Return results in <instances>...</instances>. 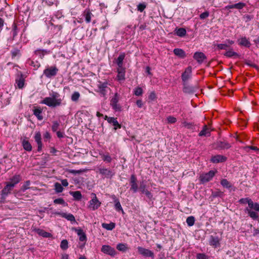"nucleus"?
Instances as JSON below:
<instances>
[{"label": "nucleus", "mask_w": 259, "mask_h": 259, "mask_svg": "<svg viewBox=\"0 0 259 259\" xmlns=\"http://www.w3.org/2000/svg\"><path fill=\"white\" fill-rule=\"evenodd\" d=\"M98 92L99 93L101 96L105 97L107 95L108 90L110 88L108 87V83L107 82H102L99 81L98 84Z\"/></svg>", "instance_id": "0eeeda50"}, {"label": "nucleus", "mask_w": 259, "mask_h": 259, "mask_svg": "<svg viewBox=\"0 0 259 259\" xmlns=\"http://www.w3.org/2000/svg\"><path fill=\"white\" fill-rule=\"evenodd\" d=\"M156 95L154 92H151L148 97L149 100L150 101H154L156 99Z\"/></svg>", "instance_id": "680f3d73"}, {"label": "nucleus", "mask_w": 259, "mask_h": 259, "mask_svg": "<svg viewBox=\"0 0 259 259\" xmlns=\"http://www.w3.org/2000/svg\"><path fill=\"white\" fill-rule=\"evenodd\" d=\"M54 203L56 204L64 205L66 203L63 198H59L54 200Z\"/></svg>", "instance_id": "bf43d9fd"}, {"label": "nucleus", "mask_w": 259, "mask_h": 259, "mask_svg": "<svg viewBox=\"0 0 259 259\" xmlns=\"http://www.w3.org/2000/svg\"><path fill=\"white\" fill-rule=\"evenodd\" d=\"M195 218L193 216H190L186 219V223L189 226H192L195 223Z\"/></svg>", "instance_id": "c03bdc74"}, {"label": "nucleus", "mask_w": 259, "mask_h": 259, "mask_svg": "<svg viewBox=\"0 0 259 259\" xmlns=\"http://www.w3.org/2000/svg\"><path fill=\"white\" fill-rule=\"evenodd\" d=\"M146 186L145 185L143 182L141 183L139 190L142 193L144 194L146 191H147L148 190L146 189Z\"/></svg>", "instance_id": "052dcab7"}, {"label": "nucleus", "mask_w": 259, "mask_h": 259, "mask_svg": "<svg viewBox=\"0 0 259 259\" xmlns=\"http://www.w3.org/2000/svg\"><path fill=\"white\" fill-rule=\"evenodd\" d=\"M217 146L218 148L222 149H228L231 147V144L226 141H218L217 143Z\"/></svg>", "instance_id": "b1692460"}, {"label": "nucleus", "mask_w": 259, "mask_h": 259, "mask_svg": "<svg viewBox=\"0 0 259 259\" xmlns=\"http://www.w3.org/2000/svg\"><path fill=\"white\" fill-rule=\"evenodd\" d=\"M144 194H145L146 195V196L149 200H151L153 199V195L149 191L147 190Z\"/></svg>", "instance_id": "774afa93"}, {"label": "nucleus", "mask_w": 259, "mask_h": 259, "mask_svg": "<svg viewBox=\"0 0 259 259\" xmlns=\"http://www.w3.org/2000/svg\"><path fill=\"white\" fill-rule=\"evenodd\" d=\"M21 179V178L19 175H15L10 179V182H8V183L14 187L16 184L19 183Z\"/></svg>", "instance_id": "a878e982"}, {"label": "nucleus", "mask_w": 259, "mask_h": 259, "mask_svg": "<svg viewBox=\"0 0 259 259\" xmlns=\"http://www.w3.org/2000/svg\"><path fill=\"white\" fill-rule=\"evenodd\" d=\"M220 238L217 236L211 235L209 239V244L214 248H218L220 246Z\"/></svg>", "instance_id": "ddd939ff"}, {"label": "nucleus", "mask_w": 259, "mask_h": 259, "mask_svg": "<svg viewBox=\"0 0 259 259\" xmlns=\"http://www.w3.org/2000/svg\"><path fill=\"white\" fill-rule=\"evenodd\" d=\"M116 248L121 251L124 252L127 249V247L125 244L119 243L117 245Z\"/></svg>", "instance_id": "8fccbe9b"}, {"label": "nucleus", "mask_w": 259, "mask_h": 259, "mask_svg": "<svg viewBox=\"0 0 259 259\" xmlns=\"http://www.w3.org/2000/svg\"><path fill=\"white\" fill-rule=\"evenodd\" d=\"M60 126V121H54L52 125V130L53 132H55L59 129Z\"/></svg>", "instance_id": "de8ad7c7"}, {"label": "nucleus", "mask_w": 259, "mask_h": 259, "mask_svg": "<svg viewBox=\"0 0 259 259\" xmlns=\"http://www.w3.org/2000/svg\"><path fill=\"white\" fill-rule=\"evenodd\" d=\"M70 193L76 200H80L82 198V195L79 191L70 192Z\"/></svg>", "instance_id": "58836bf2"}, {"label": "nucleus", "mask_w": 259, "mask_h": 259, "mask_svg": "<svg viewBox=\"0 0 259 259\" xmlns=\"http://www.w3.org/2000/svg\"><path fill=\"white\" fill-rule=\"evenodd\" d=\"M58 69L56 66H51L44 70V74L49 78H51L56 75Z\"/></svg>", "instance_id": "6e6552de"}, {"label": "nucleus", "mask_w": 259, "mask_h": 259, "mask_svg": "<svg viewBox=\"0 0 259 259\" xmlns=\"http://www.w3.org/2000/svg\"><path fill=\"white\" fill-rule=\"evenodd\" d=\"M104 119L107 120L108 123L112 124V125L114 126L115 130L121 128V125L118 123L117 120V118L108 117V116L105 115L104 116Z\"/></svg>", "instance_id": "4468645a"}, {"label": "nucleus", "mask_w": 259, "mask_h": 259, "mask_svg": "<svg viewBox=\"0 0 259 259\" xmlns=\"http://www.w3.org/2000/svg\"><path fill=\"white\" fill-rule=\"evenodd\" d=\"M34 140L37 145V151L40 152L42 150V144L41 142V136L39 132L35 133Z\"/></svg>", "instance_id": "a211bd4d"}, {"label": "nucleus", "mask_w": 259, "mask_h": 259, "mask_svg": "<svg viewBox=\"0 0 259 259\" xmlns=\"http://www.w3.org/2000/svg\"><path fill=\"white\" fill-rule=\"evenodd\" d=\"M221 184L225 188H230L231 187L230 183L225 179H222L221 181Z\"/></svg>", "instance_id": "49530a36"}, {"label": "nucleus", "mask_w": 259, "mask_h": 259, "mask_svg": "<svg viewBox=\"0 0 259 259\" xmlns=\"http://www.w3.org/2000/svg\"><path fill=\"white\" fill-rule=\"evenodd\" d=\"M102 226L103 228L107 230H112L115 227V224L112 222L109 224L103 223Z\"/></svg>", "instance_id": "e433bc0d"}, {"label": "nucleus", "mask_w": 259, "mask_h": 259, "mask_svg": "<svg viewBox=\"0 0 259 259\" xmlns=\"http://www.w3.org/2000/svg\"><path fill=\"white\" fill-rule=\"evenodd\" d=\"M176 34L180 37H183L186 34V30L184 28H180L176 29Z\"/></svg>", "instance_id": "4c0bfd02"}, {"label": "nucleus", "mask_w": 259, "mask_h": 259, "mask_svg": "<svg viewBox=\"0 0 259 259\" xmlns=\"http://www.w3.org/2000/svg\"><path fill=\"white\" fill-rule=\"evenodd\" d=\"M166 119L168 123H175L177 120V118L172 116H168Z\"/></svg>", "instance_id": "13d9d810"}, {"label": "nucleus", "mask_w": 259, "mask_h": 259, "mask_svg": "<svg viewBox=\"0 0 259 259\" xmlns=\"http://www.w3.org/2000/svg\"><path fill=\"white\" fill-rule=\"evenodd\" d=\"M245 212H247L249 216L253 220H257L258 218V215L256 212L252 211L248 208L245 209Z\"/></svg>", "instance_id": "2f4dec72"}, {"label": "nucleus", "mask_w": 259, "mask_h": 259, "mask_svg": "<svg viewBox=\"0 0 259 259\" xmlns=\"http://www.w3.org/2000/svg\"><path fill=\"white\" fill-rule=\"evenodd\" d=\"M101 251L104 253L113 256L115 254V249L109 245H104L102 246Z\"/></svg>", "instance_id": "dca6fc26"}, {"label": "nucleus", "mask_w": 259, "mask_h": 259, "mask_svg": "<svg viewBox=\"0 0 259 259\" xmlns=\"http://www.w3.org/2000/svg\"><path fill=\"white\" fill-rule=\"evenodd\" d=\"M192 77V67L189 66L186 68L184 72L182 74L181 78L183 83L187 82Z\"/></svg>", "instance_id": "9d476101"}, {"label": "nucleus", "mask_w": 259, "mask_h": 259, "mask_svg": "<svg viewBox=\"0 0 259 259\" xmlns=\"http://www.w3.org/2000/svg\"><path fill=\"white\" fill-rule=\"evenodd\" d=\"M143 90L142 88L138 87L134 89V94L136 96H140L143 95Z\"/></svg>", "instance_id": "37998d69"}, {"label": "nucleus", "mask_w": 259, "mask_h": 259, "mask_svg": "<svg viewBox=\"0 0 259 259\" xmlns=\"http://www.w3.org/2000/svg\"><path fill=\"white\" fill-rule=\"evenodd\" d=\"M246 6V4L244 3L239 2L237 4H234V7L235 9H238V10H241L244 7H245Z\"/></svg>", "instance_id": "4d7b16f0"}, {"label": "nucleus", "mask_w": 259, "mask_h": 259, "mask_svg": "<svg viewBox=\"0 0 259 259\" xmlns=\"http://www.w3.org/2000/svg\"><path fill=\"white\" fill-rule=\"evenodd\" d=\"M120 95L117 93H115L110 100V105L112 109L116 112L121 111V106L118 103Z\"/></svg>", "instance_id": "f03ea898"}, {"label": "nucleus", "mask_w": 259, "mask_h": 259, "mask_svg": "<svg viewBox=\"0 0 259 259\" xmlns=\"http://www.w3.org/2000/svg\"><path fill=\"white\" fill-rule=\"evenodd\" d=\"M13 188V186L7 183L6 186L1 191V199L5 200L6 197L11 193Z\"/></svg>", "instance_id": "f8f14e48"}, {"label": "nucleus", "mask_w": 259, "mask_h": 259, "mask_svg": "<svg viewBox=\"0 0 259 259\" xmlns=\"http://www.w3.org/2000/svg\"><path fill=\"white\" fill-rule=\"evenodd\" d=\"M49 53V51L45 50H37L34 52V54L38 56L41 59H42L46 54H48Z\"/></svg>", "instance_id": "72a5a7b5"}, {"label": "nucleus", "mask_w": 259, "mask_h": 259, "mask_svg": "<svg viewBox=\"0 0 259 259\" xmlns=\"http://www.w3.org/2000/svg\"><path fill=\"white\" fill-rule=\"evenodd\" d=\"M68 241L67 240H66V239L63 240L61 241V244H60L61 248L63 250L67 249L68 248Z\"/></svg>", "instance_id": "5fc2aeb1"}, {"label": "nucleus", "mask_w": 259, "mask_h": 259, "mask_svg": "<svg viewBox=\"0 0 259 259\" xmlns=\"http://www.w3.org/2000/svg\"><path fill=\"white\" fill-rule=\"evenodd\" d=\"M22 146L23 148L27 151L32 150V146L28 140H24L22 142Z\"/></svg>", "instance_id": "c9c22d12"}, {"label": "nucleus", "mask_w": 259, "mask_h": 259, "mask_svg": "<svg viewBox=\"0 0 259 259\" xmlns=\"http://www.w3.org/2000/svg\"><path fill=\"white\" fill-rule=\"evenodd\" d=\"M248 207V208L251 210L253 209L256 211H259V204L256 202L254 203L252 200L249 201Z\"/></svg>", "instance_id": "f704fd0d"}, {"label": "nucleus", "mask_w": 259, "mask_h": 259, "mask_svg": "<svg viewBox=\"0 0 259 259\" xmlns=\"http://www.w3.org/2000/svg\"><path fill=\"white\" fill-rule=\"evenodd\" d=\"M34 231L39 236H42L45 238H50L52 236L51 233L47 232L45 230L39 228H35L34 229Z\"/></svg>", "instance_id": "393cba45"}, {"label": "nucleus", "mask_w": 259, "mask_h": 259, "mask_svg": "<svg viewBox=\"0 0 259 259\" xmlns=\"http://www.w3.org/2000/svg\"><path fill=\"white\" fill-rule=\"evenodd\" d=\"M183 91L186 94H193L195 92L194 88L188 84L187 82L183 83Z\"/></svg>", "instance_id": "412c9836"}, {"label": "nucleus", "mask_w": 259, "mask_h": 259, "mask_svg": "<svg viewBox=\"0 0 259 259\" xmlns=\"http://www.w3.org/2000/svg\"><path fill=\"white\" fill-rule=\"evenodd\" d=\"M209 13L207 11H205L200 15V18L201 19H204L208 17Z\"/></svg>", "instance_id": "0e129e2a"}, {"label": "nucleus", "mask_w": 259, "mask_h": 259, "mask_svg": "<svg viewBox=\"0 0 259 259\" xmlns=\"http://www.w3.org/2000/svg\"><path fill=\"white\" fill-rule=\"evenodd\" d=\"M210 130L207 127V126L206 125H205L203 126L202 130H201V132L199 133V136L201 137H208L210 136Z\"/></svg>", "instance_id": "7c9ffc66"}, {"label": "nucleus", "mask_w": 259, "mask_h": 259, "mask_svg": "<svg viewBox=\"0 0 259 259\" xmlns=\"http://www.w3.org/2000/svg\"><path fill=\"white\" fill-rule=\"evenodd\" d=\"M50 97L45 98L40 103L52 108L61 105L62 99H61L60 95L58 92L53 91L50 94Z\"/></svg>", "instance_id": "f257e3e1"}, {"label": "nucleus", "mask_w": 259, "mask_h": 259, "mask_svg": "<svg viewBox=\"0 0 259 259\" xmlns=\"http://www.w3.org/2000/svg\"><path fill=\"white\" fill-rule=\"evenodd\" d=\"M25 77L21 72H19L16 75L15 79V86L16 87L22 89L24 88L25 85Z\"/></svg>", "instance_id": "423d86ee"}, {"label": "nucleus", "mask_w": 259, "mask_h": 259, "mask_svg": "<svg viewBox=\"0 0 259 259\" xmlns=\"http://www.w3.org/2000/svg\"><path fill=\"white\" fill-rule=\"evenodd\" d=\"M224 55L228 58H239L240 57V55L233 51L232 49H230L226 51L224 54Z\"/></svg>", "instance_id": "5701e85b"}, {"label": "nucleus", "mask_w": 259, "mask_h": 259, "mask_svg": "<svg viewBox=\"0 0 259 259\" xmlns=\"http://www.w3.org/2000/svg\"><path fill=\"white\" fill-rule=\"evenodd\" d=\"M30 185V181H27L23 186V190L25 191L29 188V186Z\"/></svg>", "instance_id": "338daca9"}, {"label": "nucleus", "mask_w": 259, "mask_h": 259, "mask_svg": "<svg viewBox=\"0 0 259 259\" xmlns=\"http://www.w3.org/2000/svg\"><path fill=\"white\" fill-rule=\"evenodd\" d=\"M193 58L196 60L198 63L201 64L203 61L206 59V56L202 52H196L193 55Z\"/></svg>", "instance_id": "f3484780"}, {"label": "nucleus", "mask_w": 259, "mask_h": 259, "mask_svg": "<svg viewBox=\"0 0 259 259\" xmlns=\"http://www.w3.org/2000/svg\"><path fill=\"white\" fill-rule=\"evenodd\" d=\"M125 54L124 53H121L115 60V63L117 65V68H124L123 67V60L125 58Z\"/></svg>", "instance_id": "aec40b11"}, {"label": "nucleus", "mask_w": 259, "mask_h": 259, "mask_svg": "<svg viewBox=\"0 0 259 259\" xmlns=\"http://www.w3.org/2000/svg\"><path fill=\"white\" fill-rule=\"evenodd\" d=\"M80 96V95L78 92H74L71 97V99L73 102H77Z\"/></svg>", "instance_id": "a18cd8bd"}, {"label": "nucleus", "mask_w": 259, "mask_h": 259, "mask_svg": "<svg viewBox=\"0 0 259 259\" xmlns=\"http://www.w3.org/2000/svg\"><path fill=\"white\" fill-rule=\"evenodd\" d=\"M55 214H58L62 217V218H65L68 221L71 222H75V219L74 215L71 213H66L64 212H55Z\"/></svg>", "instance_id": "6ab92c4d"}, {"label": "nucleus", "mask_w": 259, "mask_h": 259, "mask_svg": "<svg viewBox=\"0 0 259 259\" xmlns=\"http://www.w3.org/2000/svg\"><path fill=\"white\" fill-rule=\"evenodd\" d=\"M33 114L39 120H41L43 119V116L41 115L42 109L40 107L33 109Z\"/></svg>", "instance_id": "c756f323"}, {"label": "nucleus", "mask_w": 259, "mask_h": 259, "mask_svg": "<svg viewBox=\"0 0 259 259\" xmlns=\"http://www.w3.org/2000/svg\"><path fill=\"white\" fill-rule=\"evenodd\" d=\"M174 54L181 58H184L186 57V53L184 50L181 49H175L173 51Z\"/></svg>", "instance_id": "cd10ccee"}, {"label": "nucleus", "mask_w": 259, "mask_h": 259, "mask_svg": "<svg viewBox=\"0 0 259 259\" xmlns=\"http://www.w3.org/2000/svg\"><path fill=\"white\" fill-rule=\"evenodd\" d=\"M239 45L249 48L250 46V43L246 37H243L239 40Z\"/></svg>", "instance_id": "473e14b6"}, {"label": "nucleus", "mask_w": 259, "mask_h": 259, "mask_svg": "<svg viewBox=\"0 0 259 259\" xmlns=\"http://www.w3.org/2000/svg\"><path fill=\"white\" fill-rule=\"evenodd\" d=\"M55 190L57 193H61L63 190V188L62 185L58 182L56 183L54 185Z\"/></svg>", "instance_id": "09e8293b"}, {"label": "nucleus", "mask_w": 259, "mask_h": 259, "mask_svg": "<svg viewBox=\"0 0 259 259\" xmlns=\"http://www.w3.org/2000/svg\"><path fill=\"white\" fill-rule=\"evenodd\" d=\"M92 199L89 201V208L93 210L97 209L101 204V202L98 199L96 194L92 193Z\"/></svg>", "instance_id": "20e7f679"}, {"label": "nucleus", "mask_w": 259, "mask_h": 259, "mask_svg": "<svg viewBox=\"0 0 259 259\" xmlns=\"http://www.w3.org/2000/svg\"><path fill=\"white\" fill-rule=\"evenodd\" d=\"M11 56L12 58H14L16 57H20L21 56L20 50L17 48L13 49L11 51Z\"/></svg>", "instance_id": "79ce46f5"}, {"label": "nucleus", "mask_w": 259, "mask_h": 259, "mask_svg": "<svg viewBox=\"0 0 259 259\" xmlns=\"http://www.w3.org/2000/svg\"><path fill=\"white\" fill-rule=\"evenodd\" d=\"M223 192L220 190H217L215 191H213V192H212V193H211V196L213 198H215V197H222L223 196Z\"/></svg>", "instance_id": "603ef678"}, {"label": "nucleus", "mask_w": 259, "mask_h": 259, "mask_svg": "<svg viewBox=\"0 0 259 259\" xmlns=\"http://www.w3.org/2000/svg\"><path fill=\"white\" fill-rule=\"evenodd\" d=\"M219 50H227L229 48V45L227 43L225 44H219L215 45Z\"/></svg>", "instance_id": "864d4df0"}, {"label": "nucleus", "mask_w": 259, "mask_h": 259, "mask_svg": "<svg viewBox=\"0 0 259 259\" xmlns=\"http://www.w3.org/2000/svg\"><path fill=\"white\" fill-rule=\"evenodd\" d=\"M117 75L116 77V79L119 82L124 81L125 79V68H117Z\"/></svg>", "instance_id": "2eb2a0df"}, {"label": "nucleus", "mask_w": 259, "mask_h": 259, "mask_svg": "<svg viewBox=\"0 0 259 259\" xmlns=\"http://www.w3.org/2000/svg\"><path fill=\"white\" fill-rule=\"evenodd\" d=\"M146 6L145 3H140L137 6V10L140 12H142L146 8Z\"/></svg>", "instance_id": "6e6d98bb"}, {"label": "nucleus", "mask_w": 259, "mask_h": 259, "mask_svg": "<svg viewBox=\"0 0 259 259\" xmlns=\"http://www.w3.org/2000/svg\"><path fill=\"white\" fill-rule=\"evenodd\" d=\"M137 249L139 253L145 257H150L153 258L154 257V253L148 249L139 246Z\"/></svg>", "instance_id": "1a4fd4ad"}, {"label": "nucleus", "mask_w": 259, "mask_h": 259, "mask_svg": "<svg viewBox=\"0 0 259 259\" xmlns=\"http://www.w3.org/2000/svg\"><path fill=\"white\" fill-rule=\"evenodd\" d=\"M77 235L79 237V240L85 242L87 241V236L82 229H77L76 230Z\"/></svg>", "instance_id": "c85d7f7f"}, {"label": "nucleus", "mask_w": 259, "mask_h": 259, "mask_svg": "<svg viewBox=\"0 0 259 259\" xmlns=\"http://www.w3.org/2000/svg\"><path fill=\"white\" fill-rule=\"evenodd\" d=\"M98 172L102 177L107 179H111L115 175L113 170L105 167H99L98 169Z\"/></svg>", "instance_id": "39448f33"}, {"label": "nucleus", "mask_w": 259, "mask_h": 259, "mask_svg": "<svg viewBox=\"0 0 259 259\" xmlns=\"http://www.w3.org/2000/svg\"><path fill=\"white\" fill-rule=\"evenodd\" d=\"M227 160V157L221 155H217L213 156L211 158V161L213 163H219L224 162Z\"/></svg>", "instance_id": "4be33fe9"}, {"label": "nucleus", "mask_w": 259, "mask_h": 259, "mask_svg": "<svg viewBox=\"0 0 259 259\" xmlns=\"http://www.w3.org/2000/svg\"><path fill=\"white\" fill-rule=\"evenodd\" d=\"M28 63L29 65L33 66L34 67V69L35 70L37 69L40 66V63L37 61L30 60L28 61Z\"/></svg>", "instance_id": "a19ab883"}, {"label": "nucleus", "mask_w": 259, "mask_h": 259, "mask_svg": "<svg viewBox=\"0 0 259 259\" xmlns=\"http://www.w3.org/2000/svg\"><path fill=\"white\" fill-rule=\"evenodd\" d=\"M83 16L85 18L87 23H90L91 21V18L93 16L90 9H86L82 14Z\"/></svg>", "instance_id": "bb28decb"}, {"label": "nucleus", "mask_w": 259, "mask_h": 259, "mask_svg": "<svg viewBox=\"0 0 259 259\" xmlns=\"http://www.w3.org/2000/svg\"><path fill=\"white\" fill-rule=\"evenodd\" d=\"M101 156L102 160L107 163H110L112 161V158L109 153L107 154H100Z\"/></svg>", "instance_id": "ea45409f"}, {"label": "nucleus", "mask_w": 259, "mask_h": 259, "mask_svg": "<svg viewBox=\"0 0 259 259\" xmlns=\"http://www.w3.org/2000/svg\"><path fill=\"white\" fill-rule=\"evenodd\" d=\"M114 203H115V204H114L115 209H116V211H122V212H123V209L120 204L119 200H116L115 202H114Z\"/></svg>", "instance_id": "3c124183"}, {"label": "nucleus", "mask_w": 259, "mask_h": 259, "mask_svg": "<svg viewBox=\"0 0 259 259\" xmlns=\"http://www.w3.org/2000/svg\"><path fill=\"white\" fill-rule=\"evenodd\" d=\"M197 259H207V256L204 253H198L196 255Z\"/></svg>", "instance_id": "69168bd1"}, {"label": "nucleus", "mask_w": 259, "mask_h": 259, "mask_svg": "<svg viewBox=\"0 0 259 259\" xmlns=\"http://www.w3.org/2000/svg\"><path fill=\"white\" fill-rule=\"evenodd\" d=\"M251 199L248 198H241L239 200V202L240 203L245 204L247 203L249 205V201H251Z\"/></svg>", "instance_id": "e2e57ef3"}, {"label": "nucleus", "mask_w": 259, "mask_h": 259, "mask_svg": "<svg viewBox=\"0 0 259 259\" xmlns=\"http://www.w3.org/2000/svg\"><path fill=\"white\" fill-rule=\"evenodd\" d=\"M130 184L131 185L130 190L134 193H136L138 190V185L137 178L135 175H131Z\"/></svg>", "instance_id": "9b49d317"}, {"label": "nucleus", "mask_w": 259, "mask_h": 259, "mask_svg": "<svg viewBox=\"0 0 259 259\" xmlns=\"http://www.w3.org/2000/svg\"><path fill=\"white\" fill-rule=\"evenodd\" d=\"M215 171L210 170L208 172L201 174L199 177L200 183L204 184L209 182L215 176Z\"/></svg>", "instance_id": "7ed1b4c3"}]
</instances>
